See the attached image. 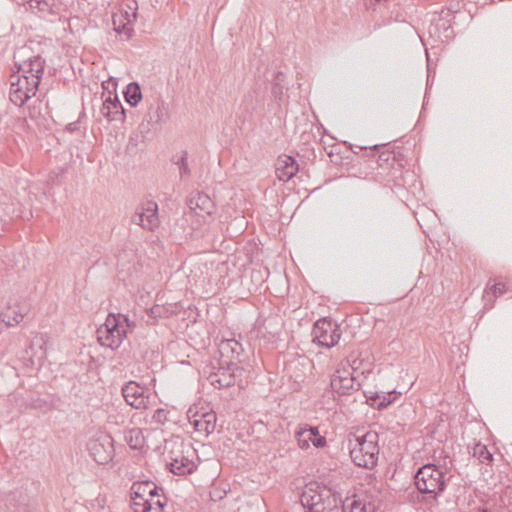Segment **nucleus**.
I'll return each instance as SVG.
<instances>
[{
    "instance_id": "obj_1",
    "label": "nucleus",
    "mask_w": 512,
    "mask_h": 512,
    "mask_svg": "<svg viewBox=\"0 0 512 512\" xmlns=\"http://www.w3.org/2000/svg\"><path fill=\"white\" fill-rule=\"evenodd\" d=\"M300 502L305 512H362L360 500L352 499L342 503L337 493L317 482L305 486Z\"/></svg>"
},
{
    "instance_id": "obj_2",
    "label": "nucleus",
    "mask_w": 512,
    "mask_h": 512,
    "mask_svg": "<svg viewBox=\"0 0 512 512\" xmlns=\"http://www.w3.org/2000/svg\"><path fill=\"white\" fill-rule=\"evenodd\" d=\"M449 479L441 467L428 463L417 470L414 483L419 493L427 495L428 501L436 502L445 491Z\"/></svg>"
},
{
    "instance_id": "obj_3",
    "label": "nucleus",
    "mask_w": 512,
    "mask_h": 512,
    "mask_svg": "<svg viewBox=\"0 0 512 512\" xmlns=\"http://www.w3.org/2000/svg\"><path fill=\"white\" fill-rule=\"evenodd\" d=\"M379 435L375 431H367L363 435L355 436L349 440L350 457L359 467L373 469L378 462Z\"/></svg>"
},
{
    "instance_id": "obj_4",
    "label": "nucleus",
    "mask_w": 512,
    "mask_h": 512,
    "mask_svg": "<svg viewBox=\"0 0 512 512\" xmlns=\"http://www.w3.org/2000/svg\"><path fill=\"white\" fill-rule=\"evenodd\" d=\"M128 326L130 323L126 315L110 313L96 331L97 341L101 346L115 350L126 338Z\"/></svg>"
},
{
    "instance_id": "obj_5",
    "label": "nucleus",
    "mask_w": 512,
    "mask_h": 512,
    "mask_svg": "<svg viewBox=\"0 0 512 512\" xmlns=\"http://www.w3.org/2000/svg\"><path fill=\"white\" fill-rule=\"evenodd\" d=\"M9 97L11 102L22 107L31 97L36 95L38 90V78L35 75H18L12 76Z\"/></svg>"
},
{
    "instance_id": "obj_6",
    "label": "nucleus",
    "mask_w": 512,
    "mask_h": 512,
    "mask_svg": "<svg viewBox=\"0 0 512 512\" xmlns=\"http://www.w3.org/2000/svg\"><path fill=\"white\" fill-rule=\"evenodd\" d=\"M349 361L341 362L339 367L331 376L330 386L334 393L338 395H351L360 388V383L356 381L349 368Z\"/></svg>"
},
{
    "instance_id": "obj_7",
    "label": "nucleus",
    "mask_w": 512,
    "mask_h": 512,
    "mask_svg": "<svg viewBox=\"0 0 512 512\" xmlns=\"http://www.w3.org/2000/svg\"><path fill=\"white\" fill-rule=\"evenodd\" d=\"M311 335L314 343L331 348L339 342L341 333L335 323L322 318L315 322Z\"/></svg>"
},
{
    "instance_id": "obj_8",
    "label": "nucleus",
    "mask_w": 512,
    "mask_h": 512,
    "mask_svg": "<svg viewBox=\"0 0 512 512\" xmlns=\"http://www.w3.org/2000/svg\"><path fill=\"white\" fill-rule=\"evenodd\" d=\"M131 223L140 226L144 230L154 231L160 224L158 204L153 200L141 203L132 214Z\"/></svg>"
},
{
    "instance_id": "obj_9",
    "label": "nucleus",
    "mask_w": 512,
    "mask_h": 512,
    "mask_svg": "<svg viewBox=\"0 0 512 512\" xmlns=\"http://www.w3.org/2000/svg\"><path fill=\"white\" fill-rule=\"evenodd\" d=\"M87 448L94 461L101 465L107 464L114 455L113 439L108 434L95 436L88 442Z\"/></svg>"
},
{
    "instance_id": "obj_10",
    "label": "nucleus",
    "mask_w": 512,
    "mask_h": 512,
    "mask_svg": "<svg viewBox=\"0 0 512 512\" xmlns=\"http://www.w3.org/2000/svg\"><path fill=\"white\" fill-rule=\"evenodd\" d=\"M121 391L126 403L131 407L139 410L148 408L151 399L148 388L140 386L135 381H129L123 385Z\"/></svg>"
},
{
    "instance_id": "obj_11",
    "label": "nucleus",
    "mask_w": 512,
    "mask_h": 512,
    "mask_svg": "<svg viewBox=\"0 0 512 512\" xmlns=\"http://www.w3.org/2000/svg\"><path fill=\"white\" fill-rule=\"evenodd\" d=\"M30 311V304L24 298H10L7 305L1 312V320L7 326L19 324Z\"/></svg>"
},
{
    "instance_id": "obj_12",
    "label": "nucleus",
    "mask_w": 512,
    "mask_h": 512,
    "mask_svg": "<svg viewBox=\"0 0 512 512\" xmlns=\"http://www.w3.org/2000/svg\"><path fill=\"white\" fill-rule=\"evenodd\" d=\"M294 436L299 448L302 450L308 449L311 444L316 448H323L327 444L326 438L320 435L317 426H310L308 424L299 425Z\"/></svg>"
},
{
    "instance_id": "obj_13",
    "label": "nucleus",
    "mask_w": 512,
    "mask_h": 512,
    "mask_svg": "<svg viewBox=\"0 0 512 512\" xmlns=\"http://www.w3.org/2000/svg\"><path fill=\"white\" fill-rule=\"evenodd\" d=\"M216 414L215 412L195 413L189 416V423L192 425L197 433L207 437L214 432L216 428Z\"/></svg>"
},
{
    "instance_id": "obj_14",
    "label": "nucleus",
    "mask_w": 512,
    "mask_h": 512,
    "mask_svg": "<svg viewBox=\"0 0 512 512\" xmlns=\"http://www.w3.org/2000/svg\"><path fill=\"white\" fill-rule=\"evenodd\" d=\"M100 113L109 122L123 121L125 118L124 108L117 95H114L113 97L108 96L105 100H103Z\"/></svg>"
},
{
    "instance_id": "obj_15",
    "label": "nucleus",
    "mask_w": 512,
    "mask_h": 512,
    "mask_svg": "<svg viewBox=\"0 0 512 512\" xmlns=\"http://www.w3.org/2000/svg\"><path fill=\"white\" fill-rule=\"evenodd\" d=\"M188 206L198 215H211L214 210V203L204 192H195L188 199Z\"/></svg>"
},
{
    "instance_id": "obj_16",
    "label": "nucleus",
    "mask_w": 512,
    "mask_h": 512,
    "mask_svg": "<svg viewBox=\"0 0 512 512\" xmlns=\"http://www.w3.org/2000/svg\"><path fill=\"white\" fill-rule=\"evenodd\" d=\"M298 171L295 159L288 155H281L276 162V174L280 181H289Z\"/></svg>"
},
{
    "instance_id": "obj_17",
    "label": "nucleus",
    "mask_w": 512,
    "mask_h": 512,
    "mask_svg": "<svg viewBox=\"0 0 512 512\" xmlns=\"http://www.w3.org/2000/svg\"><path fill=\"white\" fill-rule=\"evenodd\" d=\"M207 379L212 386L218 389L230 387L235 383L234 374L229 365L228 367H219L217 371L211 372Z\"/></svg>"
},
{
    "instance_id": "obj_18",
    "label": "nucleus",
    "mask_w": 512,
    "mask_h": 512,
    "mask_svg": "<svg viewBox=\"0 0 512 512\" xmlns=\"http://www.w3.org/2000/svg\"><path fill=\"white\" fill-rule=\"evenodd\" d=\"M218 349L221 356L227 359V364L238 359L243 352L242 344L235 339L222 340Z\"/></svg>"
},
{
    "instance_id": "obj_19",
    "label": "nucleus",
    "mask_w": 512,
    "mask_h": 512,
    "mask_svg": "<svg viewBox=\"0 0 512 512\" xmlns=\"http://www.w3.org/2000/svg\"><path fill=\"white\" fill-rule=\"evenodd\" d=\"M169 470L175 475H186L196 469V464L188 457L175 458L169 463Z\"/></svg>"
},
{
    "instance_id": "obj_20",
    "label": "nucleus",
    "mask_w": 512,
    "mask_h": 512,
    "mask_svg": "<svg viewBox=\"0 0 512 512\" xmlns=\"http://www.w3.org/2000/svg\"><path fill=\"white\" fill-rule=\"evenodd\" d=\"M169 119L168 107L163 101H158L156 106H151L147 113V121L154 124L165 123Z\"/></svg>"
},
{
    "instance_id": "obj_21",
    "label": "nucleus",
    "mask_w": 512,
    "mask_h": 512,
    "mask_svg": "<svg viewBox=\"0 0 512 512\" xmlns=\"http://www.w3.org/2000/svg\"><path fill=\"white\" fill-rule=\"evenodd\" d=\"M45 60L37 55L29 59V62L22 68V75L32 76L35 75L38 78V84L44 70Z\"/></svg>"
},
{
    "instance_id": "obj_22",
    "label": "nucleus",
    "mask_w": 512,
    "mask_h": 512,
    "mask_svg": "<svg viewBox=\"0 0 512 512\" xmlns=\"http://www.w3.org/2000/svg\"><path fill=\"white\" fill-rule=\"evenodd\" d=\"M125 100L132 107L137 106V104L142 99L141 89L138 83L131 82L127 85L126 91L124 92Z\"/></svg>"
},
{
    "instance_id": "obj_23",
    "label": "nucleus",
    "mask_w": 512,
    "mask_h": 512,
    "mask_svg": "<svg viewBox=\"0 0 512 512\" xmlns=\"http://www.w3.org/2000/svg\"><path fill=\"white\" fill-rule=\"evenodd\" d=\"M471 454L482 464L490 465L493 462V455L487 449V446L482 443L475 444L472 448Z\"/></svg>"
},
{
    "instance_id": "obj_24",
    "label": "nucleus",
    "mask_w": 512,
    "mask_h": 512,
    "mask_svg": "<svg viewBox=\"0 0 512 512\" xmlns=\"http://www.w3.org/2000/svg\"><path fill=\"white\" fill-rule=\"evenodd\" d=\"M172 162L178 166L180 177L186 178L190 176L191 171L188 165V152L187 151H181L180 155H175L172 158Z\"/></svg>"
},
{
    "instance_id": "obj_25",
    "label": "nucleus",
    "mask_w": 512,
    "mask_h": 512,
    "mask_svg": "<svg viewBox=\"0 0 512 512\" xmlns=\"http://www.w3.org/2000/svg\"><path fill=\"white\" fill-rule=\"evenodd\" d=\"M152 483L151 481L134 483L131 487V494L136 495V499L142 500V498H147V495L152 491Z\"/></svg>"
},
{
    "instance_id": "obj_26",
    "label": "nucleus",
    "mask_w": 512,
    "mask_h": 512,
    "mask_svg": "<svg viewBox=\"0 0 512 512\" xmlns=\"http://www.w3.org/2000/svg\"><path fill=\"white\" fill-rule=\"evenodd\" d=\"M50 338L47 334H37L31 341L30 348L33 350L35 347L41 351L40 358L46 357V346Z\"/></svg>"
},
{
    "instance_id": "obj_27",
    "label": "nucleus",
    "mask_w": 512,
    "mask_h": 512,
    "mask_svg": "<svg viewBox=\"0 0 512 512\" xmlns=\"http://www.w3.org/2000/svg\"><path fill=\"white\" fill-rule=\"evenodd\" d=\"M131 506L134 512H150L151 503L147 500V498L136 499V495L131 494Z\"/></svg>"
},
{
    "instance_id": "obj_28",
    "label": "nucleus",
    "mask_w": 512,
    "mask_h": 512,
    "mask_svg": "<svg viewBox=\"0 0 512 512\" xmlns=\"http://www.w3.org/2000/svg\"><path fill=\"white\" fill-rule=\"evenodd\" d=\"M506 292V287L504 283H496L493 284L491 287L489 284L487 285V288L484 292V298L492 294L493 297H498L503 295Z\"/></svg>"
},
{
    "instance_id": "obj_29",
    "label": "nucleus",
    "mask_w": 512,
    "mask_h": 512,
    "mask_svg": "<svg viewBox=\"0 0 512 512\" xmlns=\"http://www.w3.org/2000/svg\"><path fill=\"white\" fill-rule=\"evenodd\" d=\"M169 412L163 408L157 409L152 415V422L163 425L168 421Z\"/></svg>"
},
{
    "instance_id": "obj_30",
    "label": "nucleus",
    "mask_w": 512,
    "mask_h": 512,
    "mask_svg": "<svg viewBox=\"0 0 512 512\" xmlns=\"http://www.w3.org/2000/svg\"><path fill=\"white\" fill-rule=\"evenodd\" d=\"M147 500L151 503L150 512H159L166 505V499L164 496L159 498H147Z\"/></svg>"
},
{
    "instance_id": "obj_31",
    "label": "nucleus",
    "mask_w": 512,
    "mask_h": 512,
    "mask_svg": "<svg viewBox=\"0 0 512 512\" xmlns=\"http://www.w3.org/2000/svg\"><path fill=\"white\" fill-rule=\"evenodd\" d=\"M283 76V74L281 72H279L276 76V82L273 86V89H272V94L274 95V97L276 98V100H279L281 101L282 100V94H283V88L282 86L280 85V81H281V77Z\"/></svg>"
},
{
    "instance_id": "obj_32",
    "label": "nucleus",
    "mask_w": 512,
    "mask_h": 512,
    "mask_svg": "<svg viewBox=\"0 0 512 512\" xmlns=\"http://www.w3.org/2000/svg\"><path fill=\"white\" fill-rule=\"evenodd\" d=\"M254 94L255 91H249L243 98L242 106L247 112L254 109Z\"/></svg>"
},
{
    "instance_id": "obj_33",
    "label": "nucleus",
    "mask_w": 512,
    "mask_h": 512,
    "mask_svg": "<svg viewBox=\"0 0 512 512\" xmlns=\"http://www.w3.org/2000/svg\"><path fill=\"white\" fill-rule=\"evenodd\" d=\"M370 399L372 401H374V403H372V405L377 406L379 409L384 408L391 403L390 397H388L386 395H384L381 399L380 395L376 394L375 397H371Z\"/></svg>"
},
{
    "instance_id": "obj_34",
    "label": "nucleus",
    "mask_w": 512,
    "mask_h": 512,
    "mask_svg": "<svg viewBox=\"0 0 512 512\" xmlns=\"http://www.w3.org/2000/svg\"><path fill=\"white\" fill-rule=\"evenodd\" d=\"M151 492L147 495V498H159L163 497V488L158 487L155 483H152Z\"/></svg>"
},
{
    "instance_id": "obj_35",
    "label": "nucleus",
    "mask_w": 512,
    "mask_h": 512,
    "mask_svg": "<svg viewBox=\"0 0 512 512\" xmlns=\"http://www.w3.org/2000/svg\"><path fill=\"white\" fill-rule=\"evenodd\" d=\"M140 431H131L130 432V446L132 448H137L141 445L139 440Z\"/></svg>"
},
{
    "instance_id": "obj_36",
    "label": "nucleus",
    "mask_w": 512,
    "mask_h": 512,
    "mask_svg": "<svg viewBox=\"0 0 512 512\" xmlns=\"http://www.w3.org/2000/svg\"><path fill=\"white\" fill-rule=\"evenodd\" d=\"M16 497H17V493H12V494L8 495L5 499V506L7 508L16 507L17 506Z\"/></svg>"
},
{
    "instance_id": "obj_37",
    "label": "nucleus",
    "mask_w": 512,
    "mask_h": 512,
    "mask_svg": "<svg viewBox=\"0 0 512 512\" xmlns=\"http://www.w3.org/2000/svg\"><path fill=\"white\" fill-rule=\"evenodd\" d=\"M115 31L118 33V34H122V33H125L128 37L130 36L131 34V28H128L125 24L122 25V26H119L117 28H115Z\"/></svg>"
},
{
    "instance_id": "obj_38",
    "label": "nucleus",
    "mask_w": 512,
    "mask_h": 512,
    "mask_svg": "<svg viewBox=\"0 0 512 512\" xmlns=\"http://www.w3.org/2000/svg\"><path fill=\"white\" fill-rule=\"evenodd\" d=\"M360 509L362 510V512H373V507L371 504H365V503H362Z\"/></svg>"
},
{
    "instance_id": "obj_39",
    "label": "nucleus",
    "mask_w": 512,
    "mask_h": 512,
    "mask_svg": "<svg viewBox=\"0 0 512 512\" xmlns=\"http://www.w3.org/2000/svg\"><path fill=\"white\" fill-rule=\"evenodd\" d=\"M478 512H500L498 508H492V507H484L482 509H479Z\"/></svg>"
},
{
    "instance_id": "obj_40",
    "label": "nucleus",
    "mask_w": 512,
    "mask_h": 512,
    "mask_svg": "<svg viewBox=\"0 0 512 512\" xmlns=\"http://www.w3.org/2000/svg\"><path fill=\"white\" fill-rule=\"evenodd\" d=\"M367 148H368L367 146L359 147L360 150H365Z\"/></svg>"
},
{
    "instance_id": "obj_41",
    "label": "nucleus",
    "mask_w": 512,
    "mask_h": 512,
    "mask_svg": "<svg viewBox=\"0 0 512 512\" xmlns=\"http://www.w3.org/2000/svg\"><path fill=\"white\" fill-rule=\"evenodd\" d=\"M378 146H379V145H373V146H371L370 148H374V149H376V148H378Z\"/></svg>"
}]
</instances>
